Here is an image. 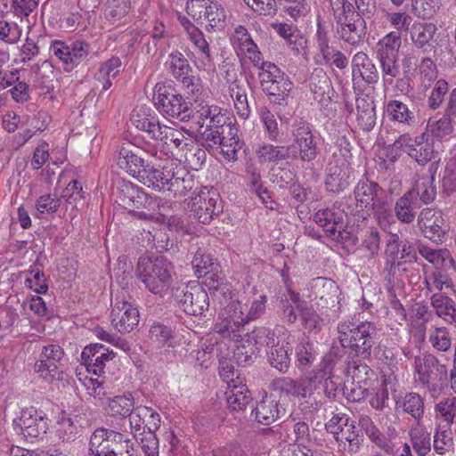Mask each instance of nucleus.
<instances>
[{
	"label": "nucleus",
	"instance_id": "obj_44",
	"mask_svg": "<svg viewBox=\"0 0 456 456\" xmlns=\"http://www.w3.org/2000/svg\"><path fill=\"white\" fill-rule=\"evenodd\" d=\"M134 406V397L130 393H127L110 399L108 402V412L111 416L125 419L130 415Z\"/></svg>",
	"mask_w": 456,
	"mask_h": 456
},
{
	"label": "nucleus",
	"instance_id": "obj_29",
	"mask_svg": "<svg viewBox=\"0 0 456 456\" xmlns=\"http://www.w3.org/2000/svg\"><path fill=\"white\" fill-rule=\"evenodd\" d=\"M289 296L291 301L296 305V307L300 314L304 327L309 331H314L315 333L319 332L322 322L320 316L312 307L307 306L306 302L300 300L297 293L290 291Z\"/></svg>",
	"mask_w": 456,
	"mask_h": 456
},
{
	"label": "nucleus",
	"instance_id": "obj_43",
	"mask_svg": "<svg viewBox=\"0 0 456 456\" xmlns=\"http://www.w3.org/2000/svg\"><path fill=\"white\" fill-rule=\"evenodd\" d=\"M402 40L398 32H390L377 43V58L398 57Z\"/></svg>",
	"mask_w": 456,
	"mask_h": 456
},
{
	"label": "nucleus",
	"instance_id": "obj_39",
	"mask_svg": "<svg viewBox=\"0 0 456 456\" xmlns=\"http://www.w3.org/2000/svg\"><path fill=\"white\" fill-rule=\"evenodd\" d=\"M413 192H405L397 200L395 205V214L403 224H411L416 216V200L412 199Z\"/></svg>",
	"mask_w": 456,
	"mask_h": 456
},
{
	"label": "nucleus",
	"instance_id": "obj_8",
	"mask_svg": "<svg viewBox=\"0 0 456 456\" xmlns=\"http://www.w3.org/2000/svg\"><path fill=\"white\" fill-rule=\"evenodd\" d=\"M14 429L26 438H42L48 429L45 414L35 407L23 408L20 415L13 419Z\"/></svg>",
	"mask_w": 456,
	"mask_h": 456
},
{
	"label": "nucleus",
	"instance_id": "obj_2",
	"mask_svg": "<svg viewBox=\"0 0 456 456\" xmlns=\"http://www.w3.org/2000/svg\"><path fill=\"white\" fill-rule=\"evenodd\" d=\"M259 69L258 78L262 90L271 102L278 105H287V100L293 84L283 71L274 63L265 61L262 54L259 62H252Z\"/></svg>",
	"mask_w": 456,
	"mask_h": 456
},
{
	"label": "nucleus",
	"instance_id": "obj_10",
	"mask_svg": "<svg viewBox=\"0 0 456 456\" xmlns=\"http://www.w3.org/2000/svg\"><path fill=\"white\" fill-rule=\"evenodd\" d=\"M171 265L163 257H157L144 265V286L153 294L162 296L171 281Z\"/></svg>",
	"mask_w": 456,
	"mask_h": 456
},
{
	"label": "nucleus",
	"instance_id": "obj_62",
	"mask_svg": "<svg viewBox=\"0 0 456 456\" xmlns=\"http://www.w3.org/2000/svg\"><path fill=\"white\" fill-rule=\"evenodd\" d=\"M246 310L247 305H243L239 300H232L221 310L219 314L223 317H226V319L238 321L240 323L245 325L248 323Z\"/></svg>",
	"mask_w": 456,
	"mask_h": 456
},
{
	"label": "nucleus",
	"instance_id": "obj_28",
	"mask_svg": "<svg viewBox=\"0 0 456 456\" xmlns=\"http://www.w3.org/2000/svg\"><path fill=\"white\" fill-rule=\"evenodd\" d=\"M232 45L246 53L251 62H259L261 53L243 26H238L232 37Z\"/></svg>",
	"mask_w": 456,
	"mask_h": 456
},
{
	"label": "nucleus",
	"instance_id": "obj_15",
	"mask_svg": "<svg viewBox=\"0 0 456 456\" xmlns=\"http://www.w3.org/2000/svg\"><path fill=\"white\" fill-rule=\"evenodd\" d=\"M418 225L423 235L435 242L442 241L445 234V225L440 210L426 208L418 216Z\"/></svg>",
	"mask_w": 456,
	"mask_h": 456
},
{
	"label": "nucleus",
	"instance_id": "obj_19",
	"mask_svg": "<svg viewBox=\"0 0 456 456\" xmlns=\"http://www.w3.org/2000/svg\"><path fill=\"white\" fill-rule=\"evenodd\" d=\"M115 356L113 351L105 348L102 344H91L86 346L81 354V358L87 370L100 376L106 362Z\"/></svg>",
	"mask_w": 456,
	"mask_h": 456
},
{
	"label": "nucleus",
	"instance_id": "obj_6",
	"mask_svg": "<svg viewBox=\"0 0 456 456\" xmlns=\"http://www.w3.org/2000/svg\"><path fill=\"white\" fill-rule=\"evenodd\" d=\"M292 135L293 142L288 146L289 158L291 156L304 162L314 161L321 151L309 124L299 122L295 125Z\"/></svg>",
	"mask_w": 456,
	"mask_h": 456
},
{
	"label": "nucleus",
	"instance_id": "obj_9",
	"mask_svg": "<svg viewBox=\"0 0 456 456\" xmlns=\"http://www.w3.org/2000/svg\"><path fill=\"white\" fill-rule=\"evenodd\" d=\"M188 38L193 45L194 51L191 52V59L197 69L208 73L214 72L215 53L202 31L197 27H190Z\"/></svg>",
	"mask_w": 456,
	"mask_h": 456
},
{
	"label": "nucleus",
	"instance_id": "obj_17",
	"mask_svg": "<svg viewBox=\"0 0 456 456\" xmlns=\"http://www.w3.org/2000/svg\"><path fill=\"white\" fill-rule=\"evenodd\" d=\"M338 33L344 42L358 46L363 42L367 34L366 21L360 13H356L346 20L338 23Z\"/></svg>",
	"mask_w": 456,
	"mask_h": 456
},
{
	"label": "nucleus",
	"instance_id": "obj_5",
	"mask_svg": "<svg viewBox=\"0 0 456 456\" xmlns=\"http://www.w3.org/2000/svg\"><path fill=\"white\" fill-rule=\"evenodd\" d=\"M171 292L175 301L187 314L201 315L208 309V294L199 285L178 283L172 287Z\"/></svg>",
	"mask_w": 456,
	"mask_h": 456
},
{
	"label": "nucleus",
	"instance_id": "obj_21",
	"mask_svg": "<svg viewBox=\"0 0 456 456\" xmlns=\"http://www.w3.org/2000/svg\"><path fill=\"white\" fill-rule=\"evenodd\" d=\"M353 81L357 77L368 85H374L379 81V72L370 57L363 52L356 53L352 59Z\"/></svg>",
	"mask_w": 456,
	"mask_h": 456
},
{
	"label": "nucleus",
	"instance_id": "obj_54",
	"mask_svg": "<svg viewBox=\"0 0 456 456\" xmlns=\"http://www.w3.org/2000/svg\"><path fill=\"white\" fill-rule=\"evenodd\" d=\"M297 366L301 369L309 367L315 360V352L313 344L305 336H302L296 347Z\"/></svg>",
	"mask_w": 456,
	"mask_h": 456
},
{
	"label": "nucleus",
	"instance_id": "obj_50",
	"mask_svg": "<svg viewBox=\"0 0 456 456\" xmlns=\"http://www.w3.org/2000/svg\"><path fill=\"white\" fill-rule=\"evenodd\" d=\"M120 66L121 61L118 57H111L102 64L97 79L102 81L103 90H107L111 86V79L118 76L120 71Z\"/></svg>",
	"mask_w": 456,
	"mask_h": 456
},
{
	"label": "nucleus",
	"instance_id": "obj_64",
	"mask_svg": "<svg viewBox=\"0 0 456 456\" xmlns=\"http://www.w3.org/2000/svg\"><path fill=\"white\" fill-rule=\"evenodd\" d=\"M213 265V259L210 255L204 253L201 249L196 251L191 261L192 268L198 278L211 273Z\"/></svg>",
	"mask_w": 456,
	"mask_h": 456
},
{
	"label": "nucleus",
	"instance_id": "obj_27",
	"mask_svg": "<svg viewBox=\"0 0 456 456\" xmlns=\"http://www.w3.org/2000/svg\"><path fill=\"white\" fill-rule=\"evenodd\" d=\"M145 418H147L145 426L148 428L149 437H144L148 442L147 444H144V454L147 456H158L159 441L155 432L160 427V416L152 408L144 406V419Z\"/></svg>",
	"mask_w": 456,
	"mask_h": 456
},
{
	"label": "nucleus",
	"instance_id": "obj_41",
	"mask_svg": "<svg viewBox=\"0 0 456 456\" xmlns=\"http://www.w3.org/2000/svg\"><path fill=\"white\" fill-rule=\"evenodd\" d=\"M345 372L352 378L353 383L363 384V386H366L374 376V371L366 363L356 358H352L347 362Z\"/></svg>",
	"mask_w": 456,
	"mask_h": 456
},
{
	"label": "nucleus",
	"instance_id": "obj_12",
	"mask_svg": "<svg viewBox=\"0 0 456 456\" xmlns=\"http://www.w3.org/2000/svg\"><path fill=\"white\" fill-rule=\"evenodd\" d=\"M217 192L205 188L191 199V212L198 222L209 224L215 216L222 212V207L217 205Z\"/></svg>",
	"mask_w": 456,
	"mask_h": 456
},
{
	"label": "nucleus",
	"instance_id": "obj_26",
	"mask_svg": "<svg viewBox=\"0 0 456 456\" xmlns=\"http://www.w3.org/2000/svg\"><path fill=\"white\" fill-rule=\"evenodd\" d=\"M436 169L435 163H432L428 168L430 175H422L413 188L407 191L413 192V200H417L419 197L423 204H429L436 199V189L434 185Z\"/></svg>",
	"mask_w": 456,
	"mask_h": 456
},
{
	"label": "nucleus",
	"instance_id": "obj_37",
	"mask_svg": "<svg viewBox=\"0 0 456 456\" xmlns=\"http://www.w3.org/2000/svg\"><path fill=\"white\" fill-rule=\"evenodd\" d=\"M396 382L395 378L392 375L387 376L383 380L382 384L373 389V392H370V404L375 410H382L386 407L387 401L389 397L390 392H395Z\"/></svg>",
	"mask_w": 456,
	"mask_h": 456
},
{
	"label": "nucleus",
	"instance_id": "obj_53",
	"mask_svg": "<svg viewBox=\"0 0 456 456\" xmlns=\"http://www.w3.org/2000/svg\"><path fill=\"white\" fill-rule=\"evenodd\" d=\"M162 134L159 121H156L153 118L151 119H147V122L144 120V152H148L151 156H155L157 154L159 143L156 142L154 144H151L150 142H146V137L158 142L162 140Z\"/></svg>",
	"mask_w": 456,
	"mask_h": 456
},
{
	"label": "nucleus",
	"instance_id": "obj_42",
	"mask_svg": "<svg viewBox=\"0 0 456 456\" xmlns=\"http://www.w3.org/2000/svg\"><path fill=\"white\" fill-rule=\"evenodd\" d=\"M144 173L147 174L144 178V185L155 191H160L165 185H168L172 175L169 170L164 167H150L149 164L144 167Z\"/></svg>",
	"mask_w": 456,
	"mask_h": 456
},
{
	"label": "nucleus",
	"instance_id": "obj_25",
	"mask_svg": "<svg viewBox=\"0 0 456 456\" xmlns=\"http://www.w3.org/2000/svg\"><path fill=\"white\" fill-rule=\"evenodd\" d=\"M333 436L339 445L344 450H348L351 454L359 450L361 444L359 430L353 421L349 422L348 419H345L343 426L333 430Z\"/></svg>",
	"mask_w": 456,
	"mask_h": 456
},
{
	"label": "nucleus",
	"instance_id": "obj_32",
	"mask_svg": "<svg viewBox=\"0 0 456 456\" xmlns=\"http://www.w3.org/2000/svg\"><path fill=\"white\" fill-rule=\"evenodd\" d=\"M437 28L434 23H416L413 25L411 37L414 45L422 49L423 53H428L433 46L429 42L434 37Z\"/></svg>",
	"mask_w": 456,
	"mask_h": 456
},
{
	"label": "nucleus",
	"instance_id": "obj_49",
	"mask_svg": "<svg viewBox=\"0 0 456 456\" xmlns=\"http://www.w3.org/2000/svg\"><path fill=\"white\" fill-rule=\"evenodd\" d=\"M426 132L439 140L449 136L453 132V126L450 115L446 112V114L439 119L429 118Z\"/></svg>",
	"mask_w": 456,
	"mask_h": 456
},
{
	"label": "nucleus",
	"instance_id": "obj_40",
	"mask_svg": "<svg viewBox=\"0 0 456 456\" xmlns=\"http://www.w3.org/2000/svg\"><path fill=\"white\" fill-rule=\"evenodd\" d=\"M373 102L360 99L356 102L357 123L364 131H370L376 124V111Z\"/></svg>",
	"mask_w": 456,
	"mask_h": 456
},
{
	"label": "nucleus",
	"instance_id": "obj_36",
	"mask_svg": "<svg viewBox=\"0 0 456 456\" xmlns=\"http://www.w3.org/2000/svg\"><path fill=\"white\" fill-rule=\"evenodd\" d=\"M431 305L440 318L449 323H456V308L452 298L443 293H435L431 297Z\"/></svg>",
	"mask_w": 456,
	"mask_h": 456
},
{
	"label": "nucleus",
	"instance_id": "obj_30",
	"mask_svg": "<svg viewBox=\"0 0 456 456\" xmlns=\"http://www.w3.org/2000/svg\"><path fill=\"white\" fill-rule=\"evenodd\" d=\"M244 326V324L240 323L238 321L226 319V317L218 314L214 330L223 338L237 343L243 341L242 337L245 334Z\"/></svg>",
	"mask_w": 456,
	"mask_h": 456
},
{
	"label": "nucleus",
	"instance_id": "obj_14",
	"mask_svg": "<svg viewBox=\"0 0 456 456\" xmlns=\"http://www.w3.org/2000/svg\"><path fill=\"white\" fill-rule=\"evenodd\" d=\"M142 138L135 135L134 142L124 143L119 151L118 164L121 168L141 182V172L142 167V159L141 157Z\"/></svg>",
	"mask_w": 456,
	"mask_h": 456
},
{
	"label": "nucleus",
	"instance_id": "obj_48",
	"mask_svg": "<svg viewBox=\"0 0 456 456\" xmlns=\"http://www.w3.org/2000/svg\"><path fill=\"white\" fill-rule=\"evenodd\" d=\"M226 401L229 408L232 411L243 410L251 400V395L245 387L233 385L226 391Z\"/></svg>",
	"mask_w": 456,
	"mask_h": 456
},
{
	"label": "nucleus",
	"instance_id": "obj_38",
	"mask_svg": "<svg viewBox=\"0 0 456 456\" xmlns=\"http://www.w3.org/2000/svg\"><path fill=\"white\" fill-rule=\"evenodd\" d=\"M411 442L419 456H426L431 450L430 433L418 421L410 430Z\"/></svg>",
	"mask_w": 456,
	"mask_h": 456
},
{
	"label": "nucleus",
	"instance_id": "obj_47",
	"mask_svg": "<svg viewBox=\"0 0 456 456\" xmlns=\"http://www.w3.org/2000/svg\"><path fill=\"white\" fill-rule=\"evenodd\" d=\"M396 405L415 419H419L424 413V402L417 393H408L401 400L396 401Z\"/></svg>",
	"mask_w": 456,
	"mask_h": 456
},
{
	"label": "nucleus",
	"instance_id": "obj_35",
	"mask_svg": "<svg viewBox=\"0 0 456 456\" xmlns=\"http://www.w3.org/2000/svg\"><path fill=\"white\" fill-rule=\"evenodd\" d=\"M359 423L370 441L386 452L393 451L391 439L382 434L368 416H361Z\"/></svg>",
	"mask_w": 456,
	"mask_h": 456
},
{
	"label": "nucleus",
	"instance_id": "obj_56",
	"mask_svg": "<svg viewBox=\"0 0 456 456\" xmlns=\"http://www.w3.org/2000/svg\"><path fill=\"white\" fill-rule=\"evenodd\" d=\"M230 93L233 99L237 114L241 118L247 119L250 115V108L245 89L240 87L237 84H232L230 88Z\"/></svg>",
	"mask_w": 456,
	"mask_h": 456
},
{
	"label": "nucleus",
	"instance_id": "obj_34",
	"mask_svg": "<svg viewBox=\"0 0 456 456\" xmlns=\"http://www.w3.org/2000/svg\"><path fill=\"white\" fill-rule=\"evenodd\" d=\"M320 383L321 381H318L317 375L297 380L295 396L301 398L308 397V400L305 401L308 405L305 406L304 410L309 409L312 411L317 409L318 399L314 395V391L317 389L318 384Z\"/></svg>",
	"mask_w": 456,
	"mask_h": 456
},
{
	"label": "nucleus",
	"instance_id": "obj_45",
	"mask_svg": "<svg viewBox=\"0 0 456 456\" xmlns=\"http://www.w3.org/2000/svg\"><path fill=\"white\" fill-rule=\"evenodd\" d=\"M256 156L260 163L277 162L289 158V150L288 147L264 143L256 149Z\"/></svg>",
	"mask_w": 456,
	"mask_h": 456
},
{
	"label": "nucleus",
	"instance_id": "obj_58",
	"mask_svg": "<svg viewBox=\"0 0 456 456\" xmlns=\"http://www.w3.org/2000/svg\"><path fill=\"white\" fill-rule=\"evenodd\" d=\"M270 364L281 372H286L289 370L290 358L283 346H276L271 348L268 354Z\"/></svg>",
	"mask_w": 456,
	"mask_h": 456
},
{
	"label": "nucleus",
	"instance_id": "obj_4",
	"mask_svg": "<svg viewBox=\"0 0 456 456\" xmlns=\"http://www.w3.org/2000/svg\"><path fill=\"white\" fill-rule=\"evenodd\" d=\"M152 102L160 112L171 118L187 121L193 117L190 103L180 94H176L169 84L159 82L155 85Z\"/></svg>",
	"mask_w": 456,
	"mask_h": 456
},
{
	"label": "nucleus",
	"instance_id": "obj_1",
	"mask_svg": "<svg viewBox=\"0 0 456 456\" xmlns=\"http://www.w3.org/2000/svg\"><path fill=\"white\" fill-rule=\"evenodd\" d=\"M354 195L357 208L373 213L382 227L388 224V219L392 217L391 200L379 183L368 179L360 180L354 187Z\"/></svg>",
	"mask_w": 456,
	"mask_h": 456
},
{
	"label": "nucleus",
	"instance_id": "obj_11",
	"mask_svg": "<svg viewBox=\"0 0 456 456\" xmlns=\"http://www.w3.org/2000/svg\"><path fill=\"white\" fill-rule=\"evenodd\" d=\"M50 51L64 65L66 69H71L83 61L90 52V45L85 41H75L68 45L61 40L52 42Z\"/></svg>",
	"mask_w": 456,
	"mask_h": 456
},
{
	"label": "nucleus",
	"instance_id": "obj_22",
	"mask_svg": "<svg viewBox=\"0 0 456 456\" xmlns=\"http://www.w3.org/2000/svg\"><path fill=\"white\" fill-rule=\"evenodd\" d=\"M310 88L314 99L322 106H328L330 103L334 91L330 77L322 69H315L312 73Z\"/></svg>",
	"mask_w": 456,
	"mask_h": 456
},
{
	"label": "nucleus",
	"instance_id": "obj_46",
	"mask_svg": "<svg viewBox=\"0 0 456 456\" xmlns=\"http://www.w3.org/2000/svg\"><path fill=\"white\" fill-rule=\"evenodd\" d=\"M407 153L418 164L424 166L435 158L434 144L416 138L414 144L407 150Z\"/></svg>",
	"mask_w": 456,
	"mask_h": 456
},
{
	"label": "nucleus",
	"instance_id": "obj_3",
	"mask_svg": "<svg viewBox=\"0 0 456 456\" xmlns=\"http://www.w3.org/2000/svg\"><path fill=\"white\" fill-rule=\"evenodd\" d=\"M338 340L344 348H349L357 354L368 357L375 345L377 333L374 324L362 322L359 324L350 321H341L338 324Z\"/></svg>",
	"mask_w": 456,
	"mask_h": 456
},
{
	"label": "nucleus",
	"instance_id": "obj_23",
	"mask_svg": "<svg viewBox=\"0 0 456 456\" xmlns=\"http://www.w3.org/2000/svg\"><path fill=\"white\" fill-rule=\"evenodd\" d=\"M285 414V409L271 396L264 397L252 411L255 419L264 425H269Z\"/></svg>",
	"mask_w": 456,
	"mask_h": 456
},
{
	"label": "nucleus",
	"instance_id": "obj_55",
	"mask_svg": "<svg viewBox=\"0 0 456 456\" xmlns=\"http://www.w3.org/2000/svg\"><path fill=\"white\" fill-rule=\"evenodd\" d=\"M168 69L172 76L177 80H180L189 73H192V69L188 60L180 52L170 53Z\"/></svg>",
	"mask_w": 456,
	"mask_h": 456
},
{
	"label": "nucleus",
	"instance_id": "obj_24",
	"mask_svg": "<svg viewBox=\"0 0 456 456\" xmlns=\"http://www.w3.org/2000/svg\"><path fill=\"white\" fill-rule=\"evenodd\" d=\"M314 220L333 240H338L341 236V231L344 227L343 214L341 212H335L330 208L322 209L314 214Z\"/></svg>",
	"mask_w": 456,
	"mask_h": 456
},
{
	"label": "nucleus",
	"instance_id": "obj_51",
	"mask_svg": "<svg viewBox=\"0 0 456 456\" xmlns=\"http://www.w3.org/2000/svg\"><path fill=\"white\" fill-rule=\"evenodd\" d=\"M85 192L82 188V184L80 182L77 180H73L69 183L66 188L62 191V193L59 199L61 201L62 200L67 203L66 209L68 208V205H71L72 208H77L78 206L84 205L85 202Z\"/></svg>",
	"mask_w": 456,
	"mask_h": 456
},
{
	"label": "nucleus",
	"instance_id": "obj_60",
	"mask_svg": "<svg viewBox=\"0 0 456 456\" xmlns=\"http://www.w3.org/2000/svg\"><path fill=\"white\" fill-rule=\"evenodd\" d=\"M382 77L385 85H392L394 79L400 74L398 57H379Z\"/></svg>",
	"mask_w": 456,
	"mask_h": 456
},
{
	"label": "nucleus",
	"instance_id": "obj_7",
	"mask_svg": "<svg viewBox=\"0 0 456 456\" xmlns=\"http://www.w3.org/2000/svg\"><path fill=\"white\" fill-rule=\"evenodd\" d=\"M414 367L418 380L429 390L441 387L447 380L446 365L441 363L438 358L432 354L416 357Z\"/></svg>",
	"mask_w": 456,
	"mask_h": 456
},
{
	"label": "nucleus",
	"instance_id": "obj_20",
	"mask_svg": "<svg viewBox=\"0 0 456 456\" xmlns=\"http://www.w3.org/2000/svg\"><path fill=\"white\" fill-rule=\"evenodd\" d=\"M384 114L388 120L403 127H412L418 123V117L413 109L399 100H389L384 105Z\"/></svg>",
	"mask_w": 456,
	"mask_h": 456
},
{
	"label": "nucleus",
	"instance_id": "obj_16",
	"mask_svg": "<svg viewBox=\"0 0 456 456\" xmlns=\"http://www.w3.org/2000/svg\"><path fill=\"white\" fill-rule=\"evenodd\" d=\"M122 434L105 428L96 429L90 438L89 452L92 456H115Z\"/></svg>",
	"mask_w": 456,
	"mask_h": 456
},
{
	"label": "nucleus",
	"instance_id": "obj_33",
	"mask_svg": "<svg viewBox=\"0 0 456 456\" xmlns=\"http://www.w3.org/2000/svg\"><path fill=\"white\" fill-rule=\"evenodd\" d=\"M348 175L337 162H330L327 167L326 189L330 192H339L349 185Z\"/></svg>",
	"mask_w": 456,
	"mask_h": 456
},
{
	"label": "nucleus",
	"instance_id": "obj_57",
	"mask_svg": "<svg viewBox=\"0 0 456 456\" xmlns=\"http://www.w3.org/2000/svg\"><path fill=\"white\" fill-rule=\"evenodd\" d=\"M437 416L446 423L449 428L456 423V397H448L439 402L436 407Z\"/></svg>",
	"mask_w": 456,
	"mask_h": 456
},
{
	"label": "nucleus",
	"instance_id": "obj_31",
	"mask_svg": "<svg viewBox=\"0 0 456 456\" xmlns=\"http://www.w3.org/2000/svg\"><path fill=\"white\" fill-rule=\"evenodd\" d=\"M191 7L198 5L199 7L205 8L204 16L208 20L207 28L209 29H220L224 27L225 22V12L224 9L216 3H210L207 5L206 0H191Z\"/></svg>",
	"mask_w": 456,
	"mask_h": 456
},
{
	"label": "nucleus",
	"instance_id": "obj_13",
	"mask_svg": "<svg viewBox=\"0 0 456 456\" xmlns=\"http://www.w3.org/2000/svg\"><path fill=\"white\" fill-rule=\"evenodd\" d=\"M63 355V349L59 345H48L44 346L40 359L35 363V371L46 382L61 379L62 371L59 370L56 362H59Z\"/></svg>",
	"mask_w": 456,
	"mask_h": 456
},
{
	"label": "nucleus",
	"instance_id": "obj_63",
	"mask_svg": "<svg viewBox=\"0 0 456 456\" xmlns=\"http://www.w3.org/2000/svg\"><path fill=\"white\" fill-rule=\"evenodd\" d=\"M453 447L454 441L450 427L444 430H437L434 436V450L443 455L452 451Z\"/></svg>",
	"mask_w": 456,
	"mask_h": 456
},
{
	"label": "nucleus",
	"instance_id": "obj_61",
	"mask_svg": "<svg viewBox=\"0 0 456 456\" xmlns=\"http://www.w3.org/2000/svg\"><path fill=\"white\" fill-rule=\"evenodd\" d=\"M428 340L437 351L446 352L451 348L452 339L445 327H435L430 330Z\"/></svg>",
	"mask_w": 456,
	"mask_h": 456
},
{
	"label": "nucleus",
	"instance_id": "obj_18",
	"mask_svg": "<svg viewBox=\"0 0 456 456\" xmlns=\"http://www.w3.org/2000/svg\"><path fill=\"white\" fill-rule=\"evenodd\" d=\"M139 311L127 302H117L111 309L110 321L119 332H130L139 323Z\"/></svg>",
	"mask_w": 456,
	"mask_h": 456
},
{
	"label": "nucleus",
	"instance_id": "obj_52",
	"mask_svg": "<svg viewBox=\"0 0 456 456\" xmlns=\"http://www.w3.org/2000/svg\"><path fill=\"white\" fill-rule=\"evenodd\" d=\"M148 338L159 347L170 346L171 340L174 338V331L169 326L161 322H154L150 327Z\"/></svg>",
	"mask_w": 456,
	"mask_h": 456
},
{
	"label": "nucleus",
	"instance_id": "obj_59",
	"mask_svg": "<svg viewBox=\"0 0 456 456\" xmlns=\"http://www.w3.org/2000/svg\"><path fill=\"white\" fill-rule=\"evenodd\" d=\"M333 17L338 23L355 15V7L348 0H329Z\"/></svg>",
	"mask_w": 456,
	"mask_h": 456
}]
</instances>
